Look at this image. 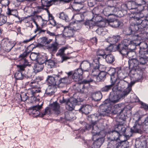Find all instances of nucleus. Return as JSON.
Instances as JSON below:
<instances>
[{
	"label": "nucleus",
	"mask_w": 148,
	"mask_h": 148,
	"mask_svg": "<svg viewBox=\"0 0 148 148\" xmlns=\"http://www.w3.org/2000/svg\"><path fill=\"white\" fill-rule=\"evenodd\" d=\"M119 99L117 94L114 92V95H112L110 93L109 99H106L101 105L100 108L101 110V113L99 115L103 116L107 115L108 113L111 112L112 109V103H116L118 102Z\"/></svg>",
	"instance_id": "nucleus-1"
},
{
	"label": "nucleus",
	"mask_w": 148,
	"mask_h": 148,
	"mask_svg": "<svg viewBox=\"0 0 148 148\" xmlns=\"http://www.w3.org/2000/svg\"><path fill=\"white\" fill-rule=\"evenodd\" d=\"M61 110L60 104L57 102H53L47 107L44 110V113L42 114L41 116H44L46 114H48L52 113L58 115L60 114Z\"/></svg>",
	"instance_id": "nucleus-2"
},
{
	"label": "nucleus",
	"mask_w": 148,
	"mask_h": 148,
	"mask_svg": "<svg viewBox=\"0 0 148 148\" xmlns=\"http://www.w3.org/2000/svg\"><path fill=\"white\" fill-rule=\"evenodd\" d=\"M125 106V104L123 103L116 105L115 106L114 108L112 111L111 110V112L108 113L107 115H105V116H108L109 114L111 112L112 114H119V117L122 120L124 121L126 119V116H125V115L122 112L123 111Z\"/></svg>",
	"instance_id": "nucleus-3"
},
{
	"label": "nucleus",
	"mask_w": 148,
	"mask_h": 148,
	"mask_svg": "<svg viewBox=\"0 0 148 148\" xmlns=\"http://www.w3.org/2000/svg\"><path fill=\"white\" fill-rule=\"evenodd\" d=\"M76 25L75 24L73 28L68 26L64 27L63 31L64 35L66 37H73L75 32L81 27L80 24H79L77 27Z\"/></svg>",
	"instance_id": "nucleus-4"
},
{
	"label": "nucleus",
	"mask_w": 148,
	"mask_h": 148,
	"mask_svg": "<svg viewBox=\"0 0 148 148\" xmlns=\"http://www.w3.org/2000/svg\"><path fill=\"white\" fill-rule=\"evenodd\" d=\"M83 70L82 68H78L74 71H71L66 73L67 75L70 76L74 81L77 82L83 78Z\"/></svg>",
	"instance_id": "nucleus-5"
},
{
	"label": "nucleus",
	"mask_w": 148,
	"mask_h": 148,
	"mask_svg": "<svg viewBox=\"0 0 148 148\" xmlns=\"http://www.w3.org/2000/svg\"><path fill=\"white\" fill-rule=\"evenodd\" d=\"M101 136L96 137L92 139L93 141L92 145V148H99L102 145L105 140V136L106 134L104 132H101L100 133Z\"/></svg>",
	"instance_id": "nucleus-6"
},
{
	"label": "nucleus",
	"mask_w": 148,
	"mask_h": 148,
	"mask_svg": "<svg viewBox=\"0 0 148 148\" xmlns=\"http://www.w3.org/2000/svg\"><path fill=\"white\" fill-rule=\"evenodd\" d=\"M137 35H135L134 36L132 35L130 37V38L129 39H124L121 42V43L119 44L118 45L120 46V47H128L129 45H131L134 46H136L138 44L137 41H136V39L137 38Z\"/></svg>",
	"instance_id": "nucleus-7"
},
{
	"label": "nucleus",
	"mask_w": 148,
	"mask_h": 148,
	"mask_svg": "<svg viewBox=\"0 0 148 148\" xmlns=\"http://www.w3.org/2000/svg\"><path fill=\"white\" fill-rule=\"evenodd\" d=\"M62 71L59 72L57 75L53 76H48L47 80L49 84L53 86H57L60 87V75L62 74Z\"/></svg>",
	"instance_id": "nucleus-8"
},
{
	"label": "nucleus",
	"mask_w": 148,
	"mask_h": 148,
	"mask_svg": "<svg viewBox=\"0 0 148 148\" xmlns=\"http://www.w3.org/2000/svg\"><path fill=\"white\" fill-rule=\"evenodd\" d=\"M42 108V105H37L30 107L28 112L30 115L34 117H36L38 116L43 117V116H41L42 114L44 113V111L43 113H40V110Z\"/></svg>",
	"instance_id": "nucleus-9"
},
{
	"label": "nucleus",
	"mask_w": 148,
	"mask_h": 148,
	"mask_svg": "<svg viewBox=\"0 0 148 148\" xmlns=\"http://www.w3.org/2000/svg\"><path fill=\"white\" fill-rule=\"evenodd\" d=\"M135 22H132L129 28L126 29V34L127 35L134 36L135 35L137 34L136 32L139 30H141L139 28L140 25L137 23L136 21Z\"/></svg>",
	"instance_id": "nucleus-10"
},
{
	"label": "nucleus",
	"mask_w": 148,
	"mask_h": 148,
	"mask_svg": "<svg viewBox=\"0 0 148 148\" xmlns=\"http://www.w3.org/2000/svg\"><path fill=\"white\" fill-rule=\"evenodd\" d=\"M144 126L145 125H143L138 120L136 121L133 127L130 129V130L132 132L141 134L144 131H146Z\"/></svg>",
	"instance_id": "nucleus-11"
},
{
	"label": "nucleus",
	"mask_w": 148,
	"mask_h": 148,
	"mask_svg": "<svg viewBox=\"0 0 148 148\" xmlns=\"http://www.w3.org/2000/svg\"><path fill=\"white\" fill-rule=\"evenodd\" d=\"M106 55V53L104 49H98L96 52V56L95 58L93 59V64H99V60L101 58H105V56Z\"/></svg>",
	"instance_id": "nucleus-12"
},
{
	"label": "nucleus",
	"mask_w": 148,
	"mask_h": 148,
	"mask_svg": "<svg viewBox=\"0 0 148 148\" xmlns=\"http://www.w3.org/2000/svg\"><path fill=\"white\" fill-rule=\"evenodd\" d=\"M73 17L76 18V21H74L73 24L74 25L75 24H77V27L79 24H80L81 26L84 21L83 20L84 17V14L80 12L79 10H77L75 11Z\"/></svg>",
	"instance_id": "nucleus-13"
},
{
	"label": "nucleus",
	"mask_w": 148,
	"mask_h": 148,
	"mask_svg": "<svg viewBox=\"0 0 148 148\" xmlns=\"http://www.w3.org/2000/svg\"><path fill=\"white\" fill-rule=\"evenodd\" d=\"M59 47V44L56 42H55L47 45V49L49 53L53 54L56 52Z\"/></svg>",
	"instance_id": "nucleus-14"
},
{
	"label": "nucleus",
	"mask_w": 148,
	"mask_h": 148,
	"mask_svg": "<svg viewBox=\"0 0 148 148\" xmlns=\"http://www.w3.org/2000/svg\"><path fill=\"white\" fill-rule=\"evenodd\" d=\"M110 76V83L113 86L114 85L116 82L119 81L117 73L114 69H112L110 70L108 73Z\"/></svg>",
	"instance_id": "nucleus-15"
},
{
	"label": "nucleus",
	"mask_w": 148,
	"mask_h": 148,
	"mask_svg": "<svg viewBox=\"0 0 148 148\" xmlns=\"http://www.w3.org/2000/svg\"><path fill=\"white\" fill-rule=\"evenodd\" d=\"M109 136L108 138V139L109 140H115L117 141H120L119 138L121 134L114 130L109 132Z\"/></svg>",
	"instance_id": "nucleus-16"
},
{
	"label": "nucleus",
	"mask_w": 148,
	"mask_h": 148,
	"mask_svg": "<svg viewBox=\"0 0 148 148\" xmlns=\"http://www.w3.org/2000/svg\"><path fill=\"white\" fill-rule=\"evenodd\" d=\"M114 128V130L118 132L121 134L125 133L126 130V128L124 126L123 124H120L119 123L115 125Z\"/></svg>",
	"instance_id": "nucleus-17"
},
{
	"label": "nucleus",
	"mask_w": 148,
	"mask_h": 148,
	"mask_svg": "<svg viewBox=\"0 0 148 148\" xmlns=\"http://www.w3.org/2000/svg\"><path fill=\"white\" fill-rule=\"evenodd\" d=\"M137 35V38L136 39V41L139 43L137 45H139L140 48V50H147V49L148 47V45L147 42H145L143 41V42H140V39H141L140 37H139L138 34Z\"/></svg>",
	"instance_id": "nucleus-18"
},
{
	"label": "nucleus",
	"mask_w": 148,
	"mask_h": 148,
	"mask_svg": "<svg viewBox=\"0 0 148 148\" xmlns=\"http://www.w3.org/2000/svg\"><path fill=\"white\" fill-rule=\"evenodd\" d=\"M100 71L99 64H96V65L93 67L91 72V75L92 77V78L94 80V82L95 80V78H97V76H98Z\"/></svg>",
	"instance_id": "nucleus-19"
},
{
	"label": "nucleus",
	"mask_w": 148,
	"mask_h": 148,
	"mask_svg": "<svg viewBox=\"0 0 148 148\" xmlns=\"http://www.w3.org/2000/svg\"><path fill=\"white\" fill-rule=\"evenodd\" d=\"M131 90L130 88H128L124 90H120L119 91H117L116 93L118 94L120 99H123L129 93Z\"/></svg>",
	"instance_id": "nucleus-20"
},
{
	"label": "nucleus",
	"mask_w": 148,
	"mask_h": 148,
	"mask_svg": "<svg viewBox=\"0 0 148 148\" xmlns=\"http://www.w3.org/2000/svg\"><path fill=\"white\" fill-rule=\"evenodd\" d=\"M116 73L118 80H120L118 82V83L121 84H124L125 85L126 84H127V82L123 80L126 76L125 75L121 72V70H119Z\"/></svg>",
	"instance_id": "nucleus-21"
},
{
	"label": "nucleus",
	"mask_w": 148,
	"mask_h": 148,
	"mask_svg": "<svg viewBox=\"0 0 148 148\" xmlns=\"http://www.w3.org/2000/svg\"><path fill=\"white\" fill-rule=\"evenodd\" d=\"M101 132L104 131L103 130L99 131V128L96 125H94L91 131V133L92 134V138H94L96 137L101 136V134H100V133Z\"/></svg>",
	"instance_id": "nucleus-22"
},
{
	"label": "nucleus",
	"mask_w": 148,
	"mask_h": 148,
	"mask_svg": "<svg viewBox=\"0 0 148 148\" xmlns=\"http://www.w3.org/2000/svg\"><path fill=\"white\" fill-rule=\"evenodd\" d=\"M30 51V50L29 51H25L19 56V58L20 60L22 61L23 63H24L26 65H29V62L26 60V58L27 56L29 55Z\"/></svg>",
	"instance_id": "nucleus-23"
},
{
	"label": "nucleus",
	"mask_w": 148,
	"mask_h": 148,
	"mask_svg": "<svg viewBox=\"0 0 148 148\" xmlns=\"http://www.w3.org/2000/svg\"><path fill=\"white\" fill-rule=\"evenodd\" d=\"M59 62L56 60L49 59L46 62V64L51 68L56 67L58 65Z\"/></svg>",
	"instance_id": "nucleus-24"
},
{
	"label": "nucleus",
	"mask_w": 148,
	"mask_h": 148,
	"mask_svg": "<svg viewBox=\"0 0 148 148\" xmlns=\"http://www.w3.org/2000/svg\"><path fill=\"white\" fill-rule=\"evenodd\" d=\"M135 2H132L131 3V8H129V9H133L136 8L138 5H141L146 3L144 0H135Z\"/></svg>",
	"instance_id": "nucleus-25"
},
{
	"label": "nucleus",
	"mask_w": 148,
	"mask_h": 148,
	"mask_svg": "<svg viewBox=\"0 0 148 148\" xmlns=\"http://www.w3.org/2000/svg\"><path fill=\"white\" fill-rule=\"evenodd\" d=\"M72 81V78L70 76L68 75L67 77L62 78L60 76V85L61 84L66 85L70 84Z\"/></svg>",
	"instance_id": "nucleus-26"
},
{
	"label": "nucleus",
	"mask_w": 148,
	"mask_h": 148,
	"mask_svg": "<svg viewBox=\"0 0 148 148\" xmlns=\"http://www.w3.org/2000/svg\"><path fill=\"white\" fill-rule=\"evenodd\" d=\"M108 144L107 148H119V141L108 140Z\"/></svg>",
	"instance_id": "nucleus-27"
},
{
	"label": "nucleus",
	"mask_w": 148,
	"mask_h": 148,
	"mask_svg": "<svg viewBox=\"0 0 148 148\" xmlns=\"http://www.w3.org/2000/svg\"><path fill=\"white\" fill-rule=\"evenodd\" d=\"M91 109V106L88 105H82L79 109V112L82 113L87 114L89 112Z\"/></svg>",
	"instance_id": "nucleus-28"
},
{
	"label": "nucleus",
	"mask_w": 148,
	"mask_h": 148,
	"mask_svg": "<svg viewBox=\"0 0 148 148\" xmlns=\"http://www.w3.org/2000/svg\"><path fill=\"white\" fill-rule=\"evenodd\" d=\"M107 75V73L104 71H100L97 78H95V82H98L101 80H104L106 78V76Z\"/></svg>",
	"instance_id": "nucleus-29"
},
{
	"label": "nucleus",
	"mask_w": 148,
	"mask_h": 148,
	"mask_svg": "<svg viewBox=\"0 0 148 148\" xmlns=\"http://www.w3.org/2000/svg\"><path fill=\"white\" fill-rule=\"evenodd\" d=\"M116 49L123 55L126 56L128 51V47H120V46L117 45L116 47Z\"/></svg>",
	"instance_id": "nucleus-30"
},
{
	"label": "nucleus",
	"mask_w": 148,
	"mask_h": 148,
	"mask_svg": "<svg viewBox=\"0 0 148 148\" xmlns=\"http://www.w3.org/2000/svg\"><path fill=\"white\" fill-rule=\"evenodd\" d=\"M128 63L130 66H131L133 68H135V67L137 68V66H138V64H139L138 60L134 58L129 59L128 61Z\"/></svg>",
	"instance_id": "nucleus-31"
},
{
	"label": "nucleus",
	"mask_w": 148,
	"mask_h": 148,
	"mask_svg": "<svg viewBox=\"0 0 148 148\" xmlns=\"http://www.w3.org/2000/svg\"><path fill=\"white\" fill-rule=\"evenodd\" d=\"M14 45L11 42H6L4 44V48L6 51L9 52L13 48Z\"/></svg>",
	"instance_id": "nucleus-32"
},
{
	"label": "nucleus",
	"mask_w": 148,
	"mask_h": 148,
	"mask_svg": "<svg viewBox=\"0 0 148 148\" xmlns=\"http://www.w3.org/2000/svg\"><path fill=\"white\" fill-rule=\"evenodd\" d=\"M80 67H81L83 70V72L84 71L89 72L90 70V64L87 62H82L81 63Z\"/></svg>",
	"instance_id": "nucleus-33"
},
{
	"label": "nucleus",
	"mask_w": 148,
	"mask_h": 148,
	"mask_svg": "<svg viewBox=\"0 0 148 148\" xmlns=\"http://www.w3.org/2000/svg\"><path fill=\"white\" fill-rule=\"evenodd\" d=\"M40 78H41L39 77H37L36 79L37 80H38V81L36 82L35 81H33V82L29 83L28 85L29 86L31 87V88L32 89L38 88V87H39V85L38 84V82L39 80L40 81L41 80Z\"/></svg>",
	"instance_id": "nucleus-34"
},
{
	"label": "nucleus",
	"mask_w": 148,
	"mask_h": 148,
	"mask_svg": "<svg viewBox=\"0 0 148 148\" xmlns=\"http://www.w3.org/2000/svg\"><path fill=\"white\" fill-rule=\"evenodd\" d=\"M115 9L114 7H108L105 8L103 10V13L106 16H109L113 14H111V12H113Z\"/></svg>",
	"instance_id": "nucleus-35"
},
{
	"label": "nucleus",
	"mask_w": 148,
	"mask_h": 148,
	"mask_svg": "<svg viewBox=\"0 0 148 148\" xmlns=\"http://www.w3.org/2000/svg\"><path fill=\"white\" fill-rule=\"evenodd\" d=\"M6 14L8 16L13 15L16 17L18 15V11L16 10L10 9L9 7L7 8Z\"/></svg>",
	"instance_id": "nucleus-36"
},
{
	"label": "nucleus",
	"mask_w": 148,
	"mask_h": 148,
	"mask_svg": "<svg viewBox=\"0 0 148 148\" xmlns=\"http://www.w3.org/2000/svg\"><path fill=\"white\" fill-rule=\"evenodd\" d=\"M120 36L119 35L114 36L112 37H109L108 39V40L111 42V44H114L116 43L120 40Z\"/></svg>",
	"instance_id": "nucleus-37"
},
{
	"label": "nucleus",
	"mask_w": 148,
	"mask_h": 148,
	"mask_svg": "<svg viewBox=\"0 0 148 148\" xmlns=\"http://www.w3.org/2000/svg\"><path fill=\"white\" fill-rule=\"evenodd\" d=\"M144 16V14L143 13L141 12L137 13L136 14V16H134V17L132 18L131 19V21L132 22H133V20L136 22L139 21V20H142V18Z\"/></svg>",
	"instance_id": "nucleus-38"
},
{
	"label": "nucleus",
	"mask_w": 148,
	"mask_h": 148,
	"mask_svg": "<svg viewBox=\"0 0 148 148\" xmlns=\"http://www.w3.org/2000/svg\"><path fill=\"white\" fill-rule=\"evenodd\" d=\"M136 23L140 24V26L142 27H141V29L148 27V20H139V21L136 22Z\"/></svg>",
	"instance_id": "nucleus-39"
},
{
	"label": "nucleus",
	"mask_w": 148,
	"mask_h": 148,
	"mask_svg": "<svg viewBox=\"0 0 148 148\" xmlns=\"http://www.w3.org/2000/svg\"><path fill=\"white\" fill-rule=\"evenodd\" d=\"M93 99L95 101H99L102 98V94L100 92H95L92 94Z\"/></svg>",
	"instance_id": "nucleus-40"
},
{
	"label": "nucleus",
	"mask_w": 148,
	"mask_h": 148,
	"mask_svg": "<svg viewBox=\"0 0 148 148\" xmlns=\"http://www.w3.org/2000/svg\"><path fill=\"white\" fill-rule=\"evenodd\" d=\"M104 59H106V61L108 63L110 64L113 63L115 60L114 57L111 54H106Z\"/></svg>",
	"instance_id": "nucleus-41"
},
{
	"label": "nucleus",
	"mask_w": 148,
	"mask_h": 148,
	"mask_svg": "<svg viewBox=\"0 0 148 148\" xmlns=\"http://www.w3.org/2000/svg\"><path fill=\"white\" fill-rule=\"evenodd\" d=\"M14 77L17 80H22L26 77L24 75L23 73L19 71H17L14 74Z\"/></svg>",
	"instance_id": "nucleus-42"
},
{
	"label": "nucleus",
	"mask_w": 148,
	"mask_h": 148,
	"mask_svg": "<svg viewBox=\"0 0 148 148\" xmlns=\"http://www.w3.org/2000/svg\"><path fill=\"white\" fill-rule=\"evenodd\" d=\"M30 93L32 95V96H34V97H36L37 96L36 94V93H38L41 92L42 91L41 90V88L39 87L37 88H34L30 90Z\"/></svg>",
	"instance_id": "nucleus-43"
},
{
	"label": "nucleus",
	"mask_w": 148,
	"mask_h": 148,
	"mask_svg": "<svg viewBox=\"0 0 148 148\" xmlns=\"http://www.w3.org/2000/svg\"><path fill=\"white\" fill-rule=\"evenodd\" d=\"M95 22L92 20H88L86 21L85 22L84 21L83 23H84L87 28L90 29L95 25Z\"/></svg>",
	"instance_id": "nucleus-44"
},
{
	"label": "nucleus",
	"mask_w": 148,
	"mask_h": 148,
	"mask_svg": "<svg viewBox=\"0 0 148 148\" xmlns=\"http://www.w3.org/2000/svg\"><path fill=\"white\" fill-rule=\"evenodd\" d=\"M67 49H68V47H63L58 50V52L56 54V56H59L60 57L63 56L65 54L64 51Z\"/></svg>",
	"instance_id": "nucleus-45"
},
{
	"label": "nucleus",
	"mask_w": 148,
	"mask_h": 148,
	"mask_svg": "<svg viewBox=\"0 0 148 148\" xmlns=\"http://www.w3.org/2000/svg\"><path fill=\"white\" fill-rule=\"evenodd\" d=\"M139 57H143L148 58V51L147 50H140Z\"/></svg>",
	"instance_id": "nucleus-46"
},
{
	"label": "nucleus",
	"mask_w": 148,
	"mask_h": 148,
	"mask_svg": "<svg viewBox=\"0 0 148 148\" xmlns=\"http://www.w3.org/2000/svg\"><path fill=\"white\" fill-rule=\"evenodd\" d=\"M119 148H127L129 147V143L127 141H119Z\"/></svg>",
	"instance_id": "nucleus-47"
},
{
	"label": "nucleus",
	"mask_w": 148,
	"mask_h": 148,
	"mask_svg": "<svg viewBox=\"0 0 148 148\" xmlns=\"http://www.w3.org/2000/svg\"><path fill=\"white\" fill-rule=\"evenodd\" d=\"M42 27H41L38 26V25H36V29H35L34 31L35 33H36L38 32V34H40L42 33H45V32H46V30L48 29H42Z\"/></svg>",
	"instance_id": "nucleus-48"
},
{
	"label": "nucleus",
	"mask_w": 148,
	"mask_h": 148,
	"mask_svg": "<svg viewBox=\"0 0 148 148\" xmlns=\"http://www.w3.org/2000/svg\"><path fill=\"white\" fill-rule=\"evenodd\" d=\"M66 106V108L69 111H72L74 109V105L75 104L74 103H72L69 100L67 103Z\"/></svg>",
	"instance_id": "nucleus-49"
},
{
	"label": "nucleus",
	"mask_w": 148,
	"mask_h": 148,
	"mask_svg": "<svg viewBox=\"0 0 148 148\" xmlns=\"http://www.w3.org/2000/svg\"><path fill=\"white\" fill-rule=\"evenodd\" d=\"M113 86L111 84L110 85L105 86L101 89V91L103 92H108L112 88Z\"/></svg>",
	"instance_id": "nucleus-50"
},
{
	"label": "nucleus",
	"mask_w": 148,
	"mask_h": 148,
	"mask_svg": "<svg viewBox=\"0 0 148 148\" xmlns=\"http://www.w3.org/2000/svg\"><path fill=\"white\" fill-rule=\"evenodd\" d=\"M17 96L18 97H20L19 99V101H26L28 98V97L27 96L25 93H23L21 95L19 94H18Z\"/></svg>",
	"instance_id": "nucleus-51"
},
{
	"label": "nucleus",
	"mask_w": 148,
	"mask_h": 148,
	"mask_svg": "<svg viewBox=\"0 0 148 148\" xmlns=\"http://www.w3.org/2000/svg\"><path fill=\"white\" fill-rule=\"evenodd\" d=\"M58 16L60 18L66 21H68V16L63 12L60 13L59 14Z\"/></svg>",
	"instance_id": "nucleus-52"
},
{
	"label": "nucleus",
	"mask_w": 148,
	"mask_h": 148,
	"mask_svg": "<svg viewBox=\"0 0 148 148\" xmlns=\"http://www.w3.org/2000/svg\"><path fill=\"white\" fill-rule=\"evenodd\" d=\"M137 72L136 73L134 78L136 79H140L143 77V72L139 70H137Z\"/></svg>",
	"instance_id": "nucleus-53"
},
{
	"label": "nucleus",
	"mask_w": 148,
	"mask_h": 148,
	"mask_svg": "<svg viewBox=\"0 0 148 148\" xmlns=\"http://www.w3.org/2000/svg\"><path fill=\"white\" fill-rule=\"evenodd\" d=\"M138 61L140 64H145L148 61V58L143 57H139Z\"/></svg>",
	"instance_id": "nucleus-54"
},
{
	"label": "nucleus",
	"mask_w": 148,
	"mask_h": 148,
	"mask_svg": "<svg viewBox=\"0 0 148 148\" xmlns=\"http://www.w3.org/2000/svg\"><path fill=\"white\" fill-rule=\"evenodd\" d=\"M52 41V39H49L48 38L44 37L42 39L41 42L43 44H48L51 42Z\"/></svg>",
	"instance_id": "nucleus-55"
},
{
	"label": "nucleus",
	"mask_w": 148,
	"mask_h": 148,
	"mask_svg": "<svg viewBox=\"0 0 148 148\" xmlns=\"http://www.w3.org/2000/svg\"><path fill=\"white\" fill-rule=\"evenodd\" d=\"M43 65L37 63L36 65L35 71L38 72L41 71L43 68Z\"/></svg>",
	"instance_id": "nucleus-56"
},
{
	"label": "nucleus",
	"mask_w": 148,
	"mask_h": 148,
	"mask_svg": "<svg viewBox=\"0 0 148 148\" xmlns=\"http://www.w3.org/2000/svg\"><path fill=\"white\" fill-rule=\"evenodd\" d=\"M94 82V80L91 77H88L86 79H85L82 81L81 84H89L90 82Z\"/></svg>",
	"instance_id": "nucleus-57"
},
{
	"label": "nucleus",
	"mask_w": 148,
	"mask_h": 148,
	"mask_svg": "<svg viewBox=\"0 0 148 148\" xmlns=\"http://www.w3.org/2000/svg\"><path fill=\"white\" fill-rule=\"evenodd\" d=\"M29 65H26L24 63H23V64L22 65H17V67L18 69V71H19L22 72L24 71L25 68L26 67V66Z\"/></svg>",
	"instance_id": "nucleus-58"
},
{
	"label": "nucleus",
	"mask_w": 148,
	"mask_h": 148,
	"mask_svg": "<svg viewBox=\"0 0 148 148\" xmlns=\"http://www.w3.org/2000/svg\"><path fill=\"white\" fill-rule=\"evenodd\" d=\"M53 87H52L51 86L50 88L47 89L45 91L46 94L49 96L53 95L55 92L53 91Z\"/></svg>",
	"instance_id": "nucleus-59"
},
{
	"label": "nucleus",
	"mask_w": 148,
	"mask_h": 148,
	"mask_svg": "<svg viewBox=\"0 0 148 148\" xmlns=\"http://www.w3.org/2000/svg\"><path fill=\"white\" fill-rule=\"evenodd\" d=\"M120 25V22L118 20H114L112 24H110V25L112 27L116 28L119 27Z\"/></svg>",
	"instance_id": "nucleus-60"
},
{
	"label": "nucleus",
	"mask_w": 148,
	"mask_h": 148,
	"mask_svg": "<svg viewBox=\"0 0 148 148\" xmlns=\"http://www.w3.org/2000/svg\"><path fill=\"white\" fill-rule=\"evenodd\" d=\"M69 99H64V97H61L59 99V102L61 104H66Z\"/></svg>",
	"instance_id": "nucleus-61"
},
{
	"label": "nucleus",
	"mask_w": 148,
	"mask_h": 148,
	"mask_svg": "<svg viewBox=\"0 0 148 148\" xmlns=\"http://www.w3.org/2000/svg\"><path fill=\"white\" fill-rule=\"evenodd\" d=\"M6 17L0 15V25L4 24L6 22Z\"/></svg>",
	"instance_id": "nucleus-62"
},
{
	"label": "nucleus",
	"mask_w": 148,
	"mask_h": 148,
	"mask_svg": "<svg viewBox=\"0 0 148 148\" xmlns=\"http://www.w3.org/2000/svg\"><path fill=\"white\" fill-rule=\"evenodd\" d=\"M10 3L9 0H0V3L2 5L5 7L8 6Z\"/></svg>",
	"instance_id": "nucleus-63"
},
{
	"label": "nucleus",
	"mask_w": 148,
	"mask_h": 148,
	"mask_svg": "<svg viewBox=\"0 0 148 148\" xmlns=\"http://www.w3.org/2000/svg\"><path fill=\"white\" fill-rule=\"evenodd\" d=\"M84 87V85L83 84H77V87L76 88V90L77 92H82L84 91L82 90H81V88H83Z\"/></svg>",
	"instance_id": "nucleus-64"
}]
</instances>
